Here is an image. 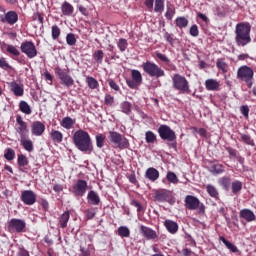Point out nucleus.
Wrapping results in <instances>:
<instances>
[{
  "label": "nucleus",
  "mask_w": 256,
  "mask_h": 256,
  "mask_svg": "<svg viewBox=\"0 0 256 256\" xmlns=\"http://www.w3.org/2000/svg\"><path fill=\"white\" fill-rule=\"evenodd\" d=\"M73 143L78 151L87 153V155H91V153H93V142L91 141V135H89V132L81 129L74 132Z\"/></svg>",
  "instance_id": "obj_1"
},
{
  "label": "nucleus",
  "mask_w": 256,
  "mask_h": 256,
  "mask_svg": "<svg viewBox=\"0 0 256 256\" xmlns=\"http://www.w3.org/2000/svg\"><path fill=\"white\" fill-rule=\"evenodd\" d=\"M251 41V24H249V22L236 24L235 43L237 47H247Z\"/></svg>",
  "instance_id": "obj_2"
},
{
  "label": "nucleus",
  "mask_w": 256,
  "mask_h": 256,
  "mask_svg": "<svg viewBox=\"0 0 256 256\" xmlns=\"http://www.w3.org/2000/svg\"><path fill=\"white\" fill-rule=\"evenodd\" d=\"M254 76L255 72L253 71V68L247 65L240 66L237 70V79H239V81H244L249 89L253 87Z\"/></svg>",
  "instance_id": "obj_3"
},
{
  "label": "nucleus",
  "mask_w": 256,
  "mask_h": 256,
  "mask_svg": "<svg viewBox=\"0 0 256 256\" xmlns=\"http://www.w3.org/2000/svg\"><path fill=\"white\" fill-rule=\"evenodd\" d=\"M108 140L110 145H113L116 149H129V140L119 132L110 131Z\"/></svg>",
  "instance_id": "obj_4"
},
{
  "label": "nucleus",
  "mask_w": 256,
  "mask_h": 256,
  "mask_svg": "<svg viewBox=\"0 0 256 256\" xmlns=\"http://www.w3.org/2000/svg\"><path fill=\"white\" fill-rule=\"evenodd\" d=\"M142 69L146 72L149 77H156L159 79L160 77H165V70H162L159 65L154 62L146 61L142 64Z\"/></svg>",
  "instance_id": "obj_5"
},
{
  "label": "nucleus",
  "mask_w": 256,
  "mask_h": 256,
  "mask_svg": "<svg viewBox=\"0 0 256 256\" xmlns=\"http://www.w3.org/2000/svg\"><path fill=\"white\" fill-rule=\"evenodd\" d=\"M186 209L190 211H199V213H205V204L199 201V198L193 195H187L184 200Z\"/></svg>",
  "instance_id": "obj_6"
},
{
  "label": "nucleus",
  "mask_w": 256,
  "mask_h": 256,
  "mask_svg": "<svg viewBox=\"0 0 256 256\" xmlns=\"http://www.w3.org/2000/svg\"><path fill=\"white\" fill-rule=\"evenodd\" d=\"M173 88L182 93H189V81L181 74H174L172 78Z\"/></svg>",
  "instance_id": "obj_7"
},
{
  "label": "nucleus",
  "mask_w": 256,
  "mask_h": 256,
  "mask_svg": "<svg viewBox=\"0 0 256 256\" xmlns=\"http://www.w3.org/2000/svg\"><path fill=\"white\" fill-rule=\"evenodd\" d=\"M158 135L163 141H177V135L175 131L171 129V127L167 125H160L158 128Z\"/></svg>",
  "instance_id": "obj_8"
},
{
  "label": "nucleus",
  "mask_w": 256,
  "mask_h": 256,
  "mask_svg": "<svg viewBox=\"0 0 256 256\" xmlns=\"http://www.w3.org/2000/svg\"><path fill=\"white\" fill-rule=\"evenodd\" d=\"M15 131L20 136V139H23L24 137H29V125L23 120V117H21V115H18L16 117Z\"/></svg>",
  "instance_id": "obj_9"
},
{
  "label": "nucleus",
  "mask_w": 256,
  "mask_h": 256,
  "mask_svg": "<svg viewBox=\"0 0 256 256\" xmlns=\"http://www.w3.org/2000/svg\"><path fill=\"white\" fill-rule=\"evenodd\" d=\"M20 49L24 55H26L29 59H35L37 55V48L35 47V43L32 41L22 42L20 45Z\"/></svg>",
  "instance_id": "obj_10"
},
{
  "label": "nucleus",
  "mask_w": 256,
  "mask_h": 256,
  "mask_svg": "<svg viewBox=\"0 0 256 256\" xmlns=\"http://www.w3.org/2000/svg\"><path fill=\"white\" fill-rule=\"evenodd\" d=\"M56 75L58 76V79H60V84L64 85V87H73L75 85V80H73V77L71 75L67 74L65 70L61 68L56 69Z\"/></svg>",
  "instance_id": "obj_11"
},
{
  "label": "nucleus",
  "mask_w": 256,
  "mask_h": 256,
  "mask_svg": "<svg viewBox=\"0 0 256 256\" xmlns=\"http://www.w3.org/2000/svg\"><path fill=\"white\" fill-rule=\"evenodd\" d=\"M88 185L87 181L83 179L77 180V182L72 187V193L76 197H83L87 193Z\"/></svg>",
  "instance_id": "obj_12"
},
{
  "label": "nucleus",
  "mask_w": 256,
  "mask_h": 256,
  "mask_svg": "<svg viewBox=\"0 0 256 256\" xmlns=\"http://www.w3.org/2000/svg\"><path fill=\"white\" fill-rule=\"evenodd\" d=\"M26 225L25 221L13 218L8 222V231H10V233H21Z\"/></svg>",
  "instance_id": "obj_13"
},
{
  "label": "nucleus",
  "mask_w": 256,
  "mask_h": 256,
  "mask_svg": "<svg viewBox=\"0 0 256 256\" xmlns=\"http://www.w3.org/2000/svg\"><path fill=\"white\" fill-rule=\"evenodd\" d=\"M20 199L24 205H35V203H37V194L32 190H24Z\"/></svg>",
  "instance_id": "obj_14"
},
{
  "label": "nucleus",
  "mask_w": 256,
  "mask_h": 256,
  "mask_svg": "<svg viewBox=\"0 0 256 256\" xmlns=\"http://www.w3.org/2000/svg\"><path fill=\"white\" fill-rule=\"evenodd\" d=\"M1 23H8V25H15L19 21V15L15 11H8L5 15H0Z\"/></svg>",
  "instance_id": "obj_15"
},
{
  "label": "nucleus",
  "mask_w": 256,
  "mask_h": 256,
  "mask_svg": "<svg viewBox=\"0 0 256 256\" xmlns=\"http://www.w3.org/2000/svg\"><path fill=\"white\" fill-rule=\"evenodd\" d=\"M31 133L34 137H41L45 133V124L41 121H34L31 125Z\"/></svg>",
  "instance_id": "obj_16"
},
{
  "label": "nucleus",
  "mask_w": 256,
  "mask_h": 256,
  "mask_svg": "<svg viewBox=\"0 0 256 256\" xmlns=\"http://www.w3.org/2000/svg\"><path fill=\"white\" fill-rule=\"evenodd\" d=\"M10 91L15 95V97H23L25 93V89L23 88V85L18 84L17 82L13 81L9 84Z\"/></svg>",
  "instance_id": "obj_17"
},
{
  "label": "nucleus",
  "mask_w": 256,
  "mask_h": 256,
  "mask_svg": "<svg viewBox=\"0 0 256 256\" xmlns=\"http://www.w3.org/2000/svg\"><path fill=\"white\" fill-rule=\"evenodd\" d=\"M205 87L207 91H220L221 82L217 79L210 78L205 81Z\"/></svg>",
  "instance_id": "obj_18"
},
{
  "label": "nucleus",
  "mask_w": 256,
  "mask_h": 256,
  "mask_svg": "<svg viewBox=\"0 0 256 256\" xmlns=\"http://www.w3.org/2000/svg\"><path fill=\"white\" fill-rule=\"evenodd\" d=\"M140 231H141L142 235H143L146 239H148V240L157 239V237H158V236H157V232H156L155 230H153V229L147 227V226L142 225V226L140 227Z\"/></svg>",
  "instance_id": "obj_19"
},
{
  "label": "nucleus",
  "mask_w": 256,
  "mask_h": 256,
  "mask_svg": "<svg viewBox=\"0 0 256 256\" xmlns=\"http://www.w3.org/2000/svg\"><path fill=\"white\" fill-rule=\"evenodd\" d=\"M154 197L156 201H159L160 203H165V201L171 200V192L167 190H160L155 193Z\"/></svg>",
  "instance_id": "obj_20"
},
{
  "label": "nucleus",
  "mask_w": 256,
  "mask_h": 256,
  "mask_svg": "<svg viewBox=\"0 0 256 256\" xmlns=\"http://www.w3.org/2000/svg\"><path fill=\"white\" fill-rule=\"evenodd\" d=\"M240 217L241 219H244L248 223H251L256 220L255 213L251 211L250 209H242L240 211Z\"/></svg>",
  "instance_id": "obj_21"
},
{
  "label": "nucleus",
  "mask_w": 256,
  "mask_h": 256,
  "mask_svg": "<svg viewBox=\"0 0 256 256\" xmlns=\"http://www.w3.org/2000/svg\"><path fill=\"white\" fill-rule=\"evenodd\" d=\"M164 227H166L168 233H171L172 235H175V233L179 231V225L173 220H165Z\"/></svg>",
  "instance_id": "obj_22"
},
{
  "label": "nucleus",
  "mask_w": 256,
  "mask_h": 256,
  "mask_svg": "<svg viewBox=\"0 0 256 256\" xmlns=\"http://www.w3.org/2000/svg\"><path fill=\"white\" fill-rule=\"evenodd\" d=\"M20 145L25 149V151H28V153H32L34 149L33 140L29 139V136L20 138Z\"/></svg>",
  "instance_id": "obj_23"
},
{
  "label": "nucleus",
  "mask_w": 256,
  "mask_h": 256,
  "mask_svg": "<svg viewBox=\"0 0 256 256\" xmlns=\"http://www.w3.org/2000/svg\"><path fill=\"white\" fill-rule=\"evenodd\" d=\"M145 177L149 181L155 182L159 179V171L153 167H150L145 172Z\"/></svg>",
  "instance_id": "obj_24"
},
{
  "label": "nucleus",
  "mask_w": 256,
  "mask_h": 256,
  "mask_svg": "<svg viewBox=\"0 0 256 256\" xmlns=\"http://www.w3.org/2000/svg\"><path fill=\"white\" fill-rule=\"evenodd\" d=\"M87 200L90 205H99V203H101V198H99V194L93 190L88 193Z\"/></svg>",
  "instance_id": "obj_25"
},
{
  "label": "nucleus",
  "mask_w": 256,
  "mask_h": 256,
  "mask_svg": "<svg viewBox=\"0 0 256 256\" xmlns=\"http://www.w3.org/2000/svg\"><path fill=\"white\" fill-rule=\"evenodd\" d=\"M71 217V214L69 213V211L64 212L60 218H59V227H61V229H65V227H67V223H69V219Z\"/></svg>",
  "instance_id": "obj_26"
},
{
  "label": "nucleus",
  "mask_w": 256,
  "mask_h": 256,
  "mask_svg": "<svg viewBox=\"0 0 256 256\" xmlns=\"http://www.w3.org/2000/svg\"><path fill=\"white\" fill-rule=\"evenodd\" d=\"M61 11L63 15H66L67 17L73 15V5H71L69 2H64L61 6Z\"/></svg>",
  "instance_id": "obj_27"
},
{
  "label": "nucleus",
  "mask_w": 256,
  "mask_h": 256,
  "mask_svg": "<svg viewBox=\"0 0 256 256\" xmlns=\"http://www.w3.org/2000/svg\"><path fill=\"white\" fill-rule=\"evenodd\" d=\"M61 127L64 129H72L75 125V120L71 117H64L62 121L60 122Z\"/></svg>",
  "instance_id": "obj_28"
},
{
  "label": "nucleus",
  "mask_w": 256,
  "mask_h": 256,
  "mask_svg": "<svg viewBox=\"0 0 256 256\" xmlns=\"http://www.w3.org/2000/svg\"><path fill=\"white\" fill-rule=\"evenodd\" d=\"M222 243L225 244V247H227V249H229V251H231L232 253H239V248H237V246H235V244L229 242V240L225 239V237L220 236L219 238Z\"/></svg>",
  "instance_id": "obj_29"
},
{
  "label": "nucleus",
  "mask_w": 256,
  "mask_h": 256,
  "mask_svg": "<svg viewBox=\"0 0 256 256\" xmlns=\"http://www.w3.org/2000/svg\"><path fill=\"white\" fill-rule=\"evenodd\" d=\"M50 137L54 143H62L63 142V133L59 130H52L50 132Z\"/></svg>",
  "instance_id": "obj_30"
},
{
  "label": "nucleus",
  "mask_w": 256,
  "mask_h": 256,
  "mask_svg": "<svg viewBox=\"0 0 256 256\" xmlns=\"http://www.w3.org/2000/svg\"><path fill=\"white\" fill-rule=\"evenodd\" d=\"M19 109L21 113H24V115H31L32 113L31 106H29V103H27L25 100L20 101Z\"/></svg>",
  "instance_id": "obj_31"
},
{
  "label": "nucleus",
  "mask_w": 256,
  "mask_h": 256,
  "mask_svg": "<svg viewBox=\"0 0 256 256\" xmlns=\"http://www.w3.org/2000/svg\"><path fill=\"white\" fill-rule=\"evenodd\" d=\"M225 172V167L221 164H213L210 167V173H212V175H221V173Z\"/></svg>",
  "instance_id": "obj_32"
},
{
  "label": "nucleus",
  "mask_w": 256,
  "mask_h": 256,
  "mask_svg": "<svg viewBox=\"0 0 256 256\" xmlns=\"http://www.w3.org/2000/svg\"><path fill=\"white\" fill-rule=\"evenodd\" d=\"M6 51L12 57H19V55H21L19 48H17V46L11 45V44L6 45Z\"/></svg>",
  "instance_id": "obj_33"
},
{
  "label": "nucleus",
  "mask_w": 256,
  "mask_h": 256,
  "mask_svg": "<svg viewBox=\"0 0 256 256\" xmlns=\"http://www.w3.org/2000/svg\"><path fill=\"white\" fill-rule=\"evenodd\" d=\"M206 191L210 195V197H213V199H219V191H217V188H215V186L208 184L206 186Z\"/></svg>",
  "instance_id": "obj_34"
},
{
  "label": "nucleus",
  "mask_w": 256,
  "mask_h": 256,
  "mask_svg": "<svg viewBox=\"0 0 256 256\" xmlns=\"http://www.w3.org/2000/svg\"><path fill=\"white\" fill-rule=\"evenodd\" d=\"M131 77L139 85H141V83H143V76L141 75V72L139 70H132Z\"/></svg>",
  "instance_id": "obj_35"
},
{
  "label": "nucleus",
  "mask_w": 256,
  "mask_h": 256,
  "mask_svg": "<svg viewBox=\"0 0 256 256\" xmlns=\"http://www.w3.org/2000/svg\"><path fill=\"white\" fill-rule=\"evenodd\" d=\"M86 83H87L89 89H97V87H99V82L97 81V79H95L91 76L86 77Z\"/></svg>",
  "instance_id": "obj_36"
},
{
  "label": "nucleus",
  "mask_w": 256,
  "mask_h": 256,
  "mask_svg": "<svg viewBox=\"0 0 256 256\" xmlns=\"http://www.w3.org/2000/svg\"><path fill=\"white\" fill-rule=\"evenodd\" d=\"M164 9H165V1L155 0V6H154L155 13H163Z\"/></svg>",
  "instance_id": "obj_37"
},
{
  "label": "nucleus",
  "mask_w": 256,
  "mask_h": 256,
  "mask_svg": "<svg viewBox=\"0 0 256 256\" xmlns=\"http://www.w3.org/2000/svg\"><path fill=\"white\" fill-rule=\"evenodd\" d=\"M117 231L119 237H130L131 235V230L127 226H120Z\"/></svg>",
  "instance_id": "obj_38"
},
{
  "label": "nucleus",
  "mask_w": 256,
  "mask_h": 256,
  "mask_svg": "<svg viewBox=\"0 0 256 256\" xmlns=\"http://www.w3.org/2000/svg\"><path fill=\"white\" fill-rule=\"evenodd\" d=\"M189 25V20L185 17H178L176 18V26L179 27V29H184Z\"/></svg>",
  "instance_id": "obj_39"
},
{
  "label": "nucleus",
  "mask_w": 256,
  "mask_h": 256,
  "mask_svg": "<svg viewBox=\"0 0 256 256\" xmlns=\"http://www.w3.org/2000/svg\"><path fill=\"white\" fill-rule=\"evenodd\" d=\"M104 55L103 50H96L93 54V59L98 63V65H101V63H103Z\"/></svg>",
  "instance_id": "obj_40"
},
{
  "label": "nucleus",
  "mask_w": 256,
  "mask_h": 256,
  "mask_svg": "<svg viewBox=\"0 0 256 256\" xmlns=\"http://www.w3.org/2000/svg\"><path fill=\"white\" fill-rule=\"evenodd\" d=\"M167 181H169V183H172L173 185H177V183H179V178H177V175L172 172L169 171L166 175Z\"/></svg>",
  "instance_id": "obj_41"
},
{
  "label": "nucleus",
  "mask_w": 256,
  "mask_h": 256,
  "mask_svg": "<svg viewBox=\"0 0 256 256\" xmlns=\"http://www.w3.org/2000/svg\"><path fill=\"white\" fill-rule=\"evenodd\" d=\"M4 159H6V161H13V159H15V150L7 148L4 152Z\"/></svg>",
  "instance_id": "obj_42"
},
{
  "label": "nucleus",
  "mask_w": 256,
  "mask_h": 256,
  "mask_svg": "<svg viewBox=\"0 0 256 256\" xmlns=\"http://www.w3.org/2000/svg\"><path fill=\"white\" fill-rule=\"evenodd\" d=\"M145 141L146 143H155L157 141V135L153 131H147L145 133Z\"/></svg>",
  "instance_id": "obj_43"
},
{
  "label": "nucleus",
  "mask_w": 256,
  "mask_h": 256,
  "mask_svg": "<svg viewBox=\"0 0 256 256\" xmlns=\"http://www.w3.org/2000/svg\"><path fill=\"white\" fill-rule=\"evenodd\" d=\"M51 33H52V39L54 41H57V39H59V37L61 36V28H59V26L57 25H53Z\"/></svg>",
  "instance_id": "obj_44"
},
{
  "label": "nucleus",
  "mask_w": 256,
  "mask_h": 256,
  "mask_svg": "<svg viewBox=\"0 0 256 256\" xmlns=\"http://www.w3.org/2000/svg\"><path fill=\"white\" fill-rule=\"evenodd\" d=\"M241 189H243V183H241V181H234L232 182V193L234 195H237V193H239V191H241Z\"/></svg>",
  "instance_id": "obj_45"
},
{
  "label": "nucleus",
  "mask_w": 256,
  "mask_h": 256,
  "mask_svg": "<svg viewBox=\"0 0 256 256\" xmlns=\"http://www.w3.org/2000/svg\"><path fill=\"white\" fill-rule=\"evenodd\" d=\"M17 162L19 167H26V165H29V159H27V156L23 154L18 155Z\"/></svg>",
  "instance_id": "obj_46"
},
{
  "label": "nucleus",
  "mask_w": 256,
  "mask_h": 256,
  "mask_svg": "<svg viewBox=\"0 0 256 256\" xmlns=\"http://www.w3.org/2000/svg\"><path fill=\"white\" fill-rule=\"evenodd\" d=\"M120 109L122 113L129 115V113H131V103H129L128 101L122 102L120 104Z\"/></svg>",
  "instance_id": "obj_47"
},
{
  "label": "nucleus",
  "mask_w": 256,
  "mask_h": 256,
  "mask_svg": "<svg viewBox=\"0 0 256 256\" xmlns=\"http://www.w3.org/2000/svg\"><path fill=\"white\" fill-rule=\"evenodd\" d=\"M96 146L99 149H102V147H105V135L103 134L96 135Z\"/></svg>",
  "instance_id": "obj_48"
},
{
  "label": "nucleus",
  "mask_w": 256,
  "mask_h": 256,
  "mask_svg": "<svg viewBox=\"0 0 256 256\" xmlns=\"http://www.w3.org/2000/svg\"><path fill=\"white\" fill-rule=\"evenodd\" d=\"M219 183L222 187L226 189V191L231 187V178L224 176L219 180Z\"/></svg>",
  "instance_id": "obj_49"
},
{
  "label": "nucleus",
  "mask_w": 256,
  "mask_h": 256,
  "mask_svg": "<svg viewBox=\"0 0 256 256\" xmlns=\"http://www.w3.org/2000/svg\"><path fill=\"white\" fill-rule=\"evenodd\" d=\"M129 43H127V39L125 38H121L118 40L117 42V47L119 48V50L123 53V51H125L128 47Z\"/></svg>",
  "instance_id": "obj_50"
},
{
  "label": "nucleus",
  "mask_w": 256,
  "mask_h": 256,
  "mask_svg": "<svg viewBox=\"0 0 256 256\" xmlns=\"http://www.w3.org/2000/svg\"><path fill=\"white\" fill-rule=\"evenodd\" d=\"M66 43L67 45L73 46L75 43H77V38H75V34L69 33L66 36Z\"/></svg>",
  "instance_id": "obj_51"
},
{
  "label": "nucleus",
  "mask_w": 256,
  "mask_h": 256,
  "mask_svg": "<svg viewBox=\"0 0 256 256\" xmlns=\"http://www.w3.org/2000/svg\"><path fill=\"white\" fill-rule=\"evenodd\" d=\"M174 15H175V9L168 6L167 11L165 13L166 19L171 21V19H173Z\"/></svg>",
  "instance_id": "obj_52"
},
{
  "label": "nucleus",
  "mask_w": 256,
  "mask_h": 256,
  "mask_svg": "<svg viewBox=\"0 0 256 256\" xmlns=\"http://www.w3.org/2000/svg\"><path fill=\"white\" fill-rule=\"evenodd\" d=\"M0 68L4 69V71H7V69H11V65L7 63V59L5 58H0Z\"/></svg>",
  "instance_id": "obj_53"
},
{
  "label": "nucleus",
  "mask_w": 256,
  "mask_h": 256,
  "mask_svg": "<svg viewBox=\"0 0 256 256\" xmlns=\"http://www.w3.org/2000/svg\"><path fill=\"white\" fill-rule=\"evenodd\" d=\"M126 83L130 89H137L139 85V82H136L134 79H127Z\"/></svg>",
  "instance_id": "obj_54"
},
{
  "label": "nucleus",
  "mask_w": 256,
  "mask_h": 256,
  "mask_svg": "<svg viewBox=\"0 0 256 256\" xmlns=\"http://www.w3.org/2000/svg\"><path fill=\"white\" fill-rule=\"evenodd\" d=\"M226 151L228 152L230 159H237V157H238L237 156V150H235L231 147H227Z\"/></svg>",
  "instance_id": "obj_55"
},
{
  "label": "nucleus",
  "mask_w": 256,
  "mask_h": 256,
  "mask_svg": "<svg viewBox=\"0 0 256 256\" xmlns=\"http://www.w3.org/2000/svg\"><path fill=\"white\" fill-rule=\"evenodd\" d=\"M240 113L245 117V119H249V106L243 105L240 107Z\"/></svg>",
  "instance_id": "obj_56"
},
{
  "label": "nucleus",
  "mask_w": 256,
  "mask_h": 256,
  "mask_svg": "<svg viewBox=\"0 0 256 256\" xmlns=\"http://www.w3.org/2000/svg\"><path fill=\"white\" fill-rule=\"evenodd\" d=\"M191 37H199V27L197 25H192L190 28Z\"/></svg>",
  "instance_id": "obj_57"
},
{
  "label": "nucleus",
  "mask_w": 256,
  "mask_h": 256,
  "mask_svg": "<svg viewBox=\"0 0 256 256\" xmlns=\"http://www.w3.org/2000/svg\"><path fill=\"white\" fill-rule=\"evenodd\" d=\"M216 66L218 69H221V71H227V63L223 62V60L218 59L216 62Z\"/></svg>",
  "instance_id": "obj_58"
},
{
  "label": "nucleus",
  "mask_w": 256,
  "mask_h": 256,
  "mask_svg": "<svg viewBox=\"0 0 256 256\" xmlns=\"http://www.w3.org/2000/svg\"><path fill=\"white\" fill-rule=\"evenodd\" d=\"M241 139L246 143V145H253V140L251 139V136L247 134H241Z\"/></svg>",
  "instance_id": "obj_59"
},
{
  "label": "nucleus",
  "mask_w": 256,
  "mask_h": 256,
  "mask_svg": "<svg viewBox=\"0 0 256 256\" xmlns=\"http://www.w3.org/2000/svg\"><path fill=\"white\" fill-rule=\"evenodd\" d=\"M34 21H38L40 25H43V21H45V18H43V15L39 12H36L33 16Z\"/></svg>",
  "instance_id": "obj_60"
},
{
  "label": "nucleus",
  "mask_w": 256,
  "mask_h": 256,
  "mask_svg": "<svg viewBox=\"0 0 256 256\" xmlns=\"http://www.w3.org/2000/svg\"><path fill=\"white\" fill-rule=\"evenodd\" d=\"M85 217L87 219H93V217H95V210L94 209H88L84 212Z\"/></svg>",
  "instance_id": "obj_61"
},
{
  "label": "nucleus",
  "mask_w": 256,
  "mask_h": 256,
  "mask_svg": "<svg viewBox=\"0 0 256 256\" xmlns=\"http://www.w3.org/2000/svg\"><path fill=\"white\" fill-rule=\"evenodd\" d=\"M156 57H158V59H160V61H163L164 63H169V58L165 56V54L156 52Z\"/></svg>",
  "instance_id": "obj_62"
},
{
  "label": "nucleus",
  "mask_w": 256,
  "mask_h": 256,
  "mask_svg": "<svg viewBox=\"0 0 256 256\" xmlns=\"http://www.w3.org/2000/svg\"><path fill=\"white\" fill-rule=\"evenodd\" d=\"M105 103L109 106L113 105V103H115V99L113 98V96L111 95H106L105 96Z\"/></svg>",
  "instance_id": "obj_63"
},
{
  "label": "nucleus",
  "mask_w": 256,
  "mask_h": 256,
  "mask_svg": "<svg viewBox=\"0 0 256 256\" xmlns=\"http://www.w3.org/2000/svg\"><path fill=\"white\" fill-rule=\"evenodd\" d=\"M155 0H145L144 5L147 7L148 11H153V3Z\"/></svg>",
  "instance_id": "obj_64"
}]
</instances>
